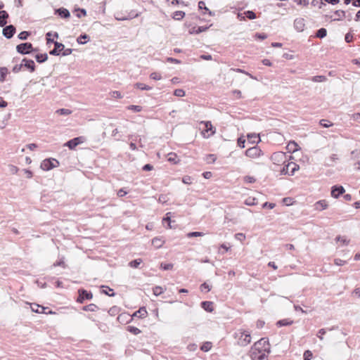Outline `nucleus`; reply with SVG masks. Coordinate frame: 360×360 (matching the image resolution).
Listing matches in <instances>:
<instances>
[{
    "instance_id": "f257e3e1",
    "label": "nucleus",
    "mask_w": 360,
    "mask_h": 360,
    "mask_svg": "<svg viewBox=\"0 0 360 360\" xmlns=\"http://www.w3.org/2000/svg\"><path fill=\"white\" fill-rule=\"evenodd\" d=\"M234 338L238 339V344L242 347L247 346L251 342L250 333L242 329L234 333Z\"/></svg>"
},
{
    "instance_id": "f03ea898",
    "label": "nucleus",
    "mask_w": 360,
    "mask_h": 360,
    "mask_svg": "<svg viewBox=\"0 0 360 360\" xmlns=\"http://www.w3.org/2000/svg\"><path fill=\"white\" fill-rule=\"evenodd\" d=\"M252 349L260 350L261 352L269 354L271 352V347L268 338H261L254 344L252 347Z\"/></svg>"
},
{
    "instance_id": "7ed1b4c3",
    "label": "nucleus",
    "mask_w": 360,
    "mask_h": 360,
    "mask_svg": "<svg viewBox=\"0 0 360 360\" xmlns=\"http://www.w3.org/2000/svg\"><path fill=\"white\" fill-rule=\"evenodd\" d=\"M59 166V162L54 158H47L41 163V168L44 171H49Z\"/></svg>"
},
{
    "instance_id": "20e7f679",
    "label": "nucleus",
    "mask_w": 360,
    "mask_h": 360,
    "mask_svg": "<svg viewBox=\"0 0 360 360\" xmlns=\"http://www.w3.org/2000/svg\"><path fill=\"white\" fill-rule=\"evenodd\" d=\"M299 165L295 162H290L283 166L281 170L282 174L294 175L295 172L299 169Z\"/></svg>"
},
{
    "instance_id": "39448f33",
    "label": "nucleus",
    "mask_w": 360,
    "mask_h": 360,
    "mask_svg": "<svg viewBox=\"0 0 360 360\" xmlns=\"http://www.w3.org/2000/svg\"><path fill=\"white\" fill-rule=\"evenodd\" d=\"M17 51L22 55L28 54L31 52L36 51L37 50L33 49L32 44L30 42H25L18 44L16 46Z\"/></svg>"
},
{
    "instance_id": "423d86ee",
    "label": "nucleus",
    "mask_w": 360,
    "mask_h": 360,
    "mask_svg": "<svg viewBox=\"0 0 360 360\" xmlns=\"http://www.w3.org/2000/svg\"><path fill=\"white\" fill-rule=\"evenodd\" d=\"M262 150L261 149L257 146H253L245 151V155L247 157L251 158H256L261 155Z\"/></svg>"
},
{
    "instance_id": "0eeeda50",
    "label": "nucleus",
    "mask_w": 360,
    "mask_h": 360,
    "mask_svg": "<svg viewBox=\"0 0 360 360\" xmlns=\"http://www.w3.org/2000/svg\"><path fill=\"white\" fill-rule=\"evenodd\" d=\"M345 189L341 185H335L331 187V196L334 198H338L341 195L345 193Z\"/></svg>"
},
{
    "instance_id": "6e6552de",
    "label": "nucleus",
    "mask_w": 360,
    "mask_h": 360,
    "mask_svg": "<svg viewBox=\"0 0 360 360\" xmlns=\"http://www.w3.org/2000/svg\"><path fill=\"white\" fill-rule=\"evenodd\" d=\"M294 28L298 32H303L305 28V20L302 18H297L295 19L293 22Z\"/></svg>"
},
{
    "instance_id": "1a4fd4ad",
    "label": "nucleus",
    "mask_w": 360,
    "mask_h": 360,
    "mask_svg": "<svg viewBox=\"0 0 360 360\" xmlns=\"http://www.w3.org/2000/svg\"><path fill=\"white\" fill-rule=\"evenodd\" d=\"M2 33L6 38L11 39L15 33V27L13 25L5 26L3 29Z\"/></svg>"
},
{
    "instance_id": "9d476101",
    "label": "nucleus",
    "mask_w": 360,
    "mask_h": 360,
    "mask_svg": "<svg viewBox=\"0 0 360 360\" xmlns=\"http://www.w3.org/2000/svg\"><path fill=\"white\" fill-rule=\"evenodd\" d=\"M266 354L260 350L252 349L250 356L252 360H264L267 356Z\"/></svg>"
},
{
    "instance_id": "9b49d317",
    "label": "nucleus",
    "mask_w": 360,
    "mask_h": 360,
    "mask_svg": "<svg viewBox=\"0 0 360 360\" xmlns=\"http://www.w3.org/2000/svg\"><path fill=\"white\" fill-rule=\"evenodd\" d=\"M65 46L62 43L54 42V49L51 50L49 53L52 56H59L60 52L64 49Z\"/></svg>"
},
{
    "instance_id": "f8f14e48",
    "label": "nucleus",
    "mask_w": 360,
    "mask_h": 360,
    "mask_svg": "<svg viewBox=\"0 0 360 360\" xmlns=\"http://www.w3.org/2000/svg\"><path fill=\"white\" fill-rule=\"evenodd\" d=\"M22 66L29 70L31 72L35 70V64L34 62L31 59H27L26 58L22 60Z\"/></svg>"
},
{
    "instance_id": "ddd939ff",
    "label": "nucleus",
    "mask_w": 360,
    "mask_h": 360,
    "mask_svg": "<svg viewBox=\"0 0 360 360\" xmlns=\"http://www.w3.org/2000/svg\"><path fill=\"white\" fill-rule=\"evenodd\" d=\"M79 295L77 298V302L79 303H83L84 300L85 299L89 300L90 299V294L87 292L86 290L80 289L78 291Z\"/></svg>"
},
{
    "instance_id": "4468645a",
    "label": "nucleus",
    "mask_w": 360,
    "mask_h": 360,
    "mask_svg": "<svg viewBox=\"0 0 360 360\" xmlns=\"http://www.w3.org/2000/svg\"><path fill=\"white\" fill-rule=\"evenodd\" d=\"M314 210H315L322 211V210H326L328 207V202L326 200H321L317 201L314 204Z\"/></svg>"
},
{
    "instance_id": "2eb2a0df",
    "label": "nucleus",
    "mask_w": 360,
    "mask_h": 360,
    "mask_svg": "<svg viewBox=\"0 0 360 360\" xmlns=\"http://www.w3.org/2000/svg\"><path fill=\"white\" fill-rule=\"evenodd\" d=\"M55 14L58 15L62 18H69L70 16V11L65 8H59L55 10Z\"/></svg>"
},
{
    "instance_id": "dca6fc26",
    "label": "nucleus",
    "mask_w": 360,
    "mask_h": 360,
    "mask_svg": "<svg viewBox=\"0 0 360 360\" xmlns=\"http://www.w3.org/2000/svg\"><path fill=\"white\" fill-rule=\"evenodd\" d=\"M200 305L207 312H212L214 310L213 302L211 301H203L200 303Z\"/></svg>"
},
{
    "instance_id": "f3484780",
    "label": "nucleus",
    "mask_w": 360,
    "mask_h": 360,
    "mask_svg": "<svg viewBox=\"0 0 360 360\" xmlns=\"http://www.w3.org/2000/svg\"><path fill=\"white\" fill-rule=\"evenodd\" d=\"M148 314L147 310L145 307H140L139 310L136 311L132 316H136L141 319L145 318Z\"/></svg>"
},
{
    "instance_id": "a211bd4d",
    "label": "nucleus",
    "mask_w": 360,
    "mask_h": 360,
    "mask_svg": "<svg viewBox=\"0 0 360 360\" xmlns=\"http://www.w3.org/2000/svg\"><path fill=\"white\" fill-rule=\"evenodd\" d=\"M8 13L6 11H0V27H4L7 23Z\"/></svg>"
},
{
    "instance_id": "6ab92c4d",
    "label": "nucleus",
    "mask_w": 360,
    "mask_h": 360,
    "mask_svg": "<svg viewBox=\"0 0 360 360\" xmlns=\"http://www.w3.org/2000/svg\"><path fill=\"white\" fill-rule=\"evenodd\" d=\"M30 309L33 312L37 313V314H41L45 313L44 310L46 309L42 306H40L39 304L32 303L30 304Z\"/></svg>"
},
{
    "instance_id": "aec40b11",
    "label": "nucleus",
    "mask_w": 360,
    "mask_h": 360,
    "mask_svg": "<svg viewBox=\"0 0 360 360\" xmlns=\"http://www.w3.org/2000/svg\"><path fill=\"white\" fill-rule=\"evenodd\" d=\"M139 16V14L136 13L134 11H131L129 12L125 17H119L118 15L116 17V19L117 20H131L134 18H136Z\"/></svg>"
},
{
    "instance_id": "412c9836",
    "label": "nucleus",
    "mask_w": 360,
    "mask_h": 360,
    "mask_svg": "<svg viewBox=\"0 0 360 360\" xmlns=\"http://www.w3.org/2000/svg\"><path fill=\"white\" fill-rule=\"evenodd\" d=\"M293 323V321L289 319H285L279 320L276 322V326L278 327H282V326H290Z\"/></svg>"
},
{
    "instance_id": "4be33fe9",
    "label": "nucleus",
    "mask_w": 360,
    "mask_h": 360,
    "mask_svg": "<svg viewBox=\"0 0 360 360\" xmlns=\"http://www.w3.org/2000/svg\"><path fill=\"white\" fill-rule=\"evenodd\" d=\"M208 29V27H204V26H200V27H198L197 28L195 27H193L190 31H189V33L190 34H198L201 32H203L205 31H206Z\"/></svg>"
},
{
    "instance_id": "5701e85b",
    "label": "nucleus",
    "mask_w": 360,
    "mask_h": 360,
    "mask_svg": "<svg viewBox=\"0 0 360 360\" xmlns=\"http://www.w3.org/2000/svg\"><path fill=\"white\" fill-rule=\"evenodd\" d=\"M35 58L37 63H42L48 60L47 53H38L35 56Z\"/></svg>"
},
{
    "instance_id": "b1692460",
    "label": "nucleus",
    "mask_w": 360,
    "mask_h": 360,
    "mask_svg": "<svg viewBox=\"0 0 360 360\" xmlns=\"http://www.w3.org/2000/svg\"><path fill=\"white\" fill-rule=\"evenodd\" d=\"M334 14L335 15V18L333 19V20H342L344 18H346L345 12L342 10L335 11Z\"/></svg>"
},
{
    "instance_id": "393cba45",
    "label": "nucleus",
    "mask_w": 360,
    "mask_h": 360,
    "mask_svg": "<svg viewBox=\"0 0 360 360\" xmlns=\"http://www.w3.org/2000/svg\"><path fill=\"white\" fill-rule=\"evenodd\" d=\"M287 148L290 152L295 153L299 150V146L295 141H290Z\"/></svg>"
},
{
    "instance_id": "a878e982",
    "label": "nucleus",
    "mask_w": 360,
    "mask_h": 360,
    "mask_svg": "<svg viewBox=\"0 0 360 360\" xmlns=\"http://www.w3.org/2000/svg\"><path fill=\"white\" fill-rule=\"evenodd\" d=\"M75 140H76L75 138L70 139V141H67L64 144V146L68 147L69 149H70V150H73V149H75V148L77 146H78V143H77V141H75Z\"/></svg>"
},
{
    "instance_id": "bb28decb",
    "label": "nucleus",
    "mask_w": 360,
    "mask_h": 360,
    "mask_svg": "<svg viewBox=\"0 0 360 360\" xmlns=\"http://www.w3.org/2000/svg\"><path fill=\"white\" fill-rule=\"evenodd\" d=\"M89 37L86 34H81L78 38L77 39V41L79 44H85L87 41L89 40Z\"/></svg>"
},
{
    "instance_id": "cd10ccee",
    "label": "nucleus",
    "mask_w": 360,
    "mask_h": 360,
    "mask_svg": "<svg viewBox=\"0 0 360 360\" xmlns=\"http://www.w3.org/2000/svg\"><path fill=\"white\" fill-rule=\"evenodd\" d=\"M185 16V12L182 11H175L172 15V18L176 20H180Z\"/></svg>"
},
{
    "instance_id": "c85d7f7f",
    "label": "nucleus",
    "mask_w": 360,
    "mask_h": 360,
    "mask_svg": "<svg viewBox=\"0 0 360 360\" xmlns=\"http://www.w3.org/2000/svg\"><path fill=\"white\" fill-rule=\"evenodd\" d=\"M101 292L102 293L108 295L110 297H113L115 295V292H113V290L107 286L106 287L102 286V290H101Z\"/></svg>"
},
{
    "instance_id": "c756f323",
    "label": "nucleus",
    "mask_w": 360,
    "mask_h": 360,
    "mask_svg": "<svg viewBox=\"0 0 360 360\" xmlns=\"http://www.w3.org/2000/svg\"><path fill=\"white\" fill-rule=\"evenodd\" d=\"M8 69L5 67L0 68V82H3L6 79V77L8 74Z\"/></svg>"
},
{
    "instance_id": "7c9ffc66",
    "label": "nucleus",
    "mask_w": 360,
    "mask_h": 360,
    "mask_svg": "<svg viewBox=\"0 0 360 360\" xmlns=\"http://www.w3.org/2000/svg\"><path fill=\"white\" fill-rule=\"evenodd\" d=\"M327 35V30L325 28H320L316 31V37L320 39L324 38Z\"/></svg>"
},
{
    "instance_id": "2f4dec72",
    "label": "nucleus",
    "mask_w": 360,
    "mask_h": 360,
    "mask_svg": "<svg viewBox=\"0 0 360 360\" xmlns=\"http://www.w3.org/2000/svg\"><path fill=\"white\" fill-rule=\"evenodd\" d=\"M327 78L324 75H316L311 78V80L314 82H323L326 81Z\"/></svg>"
},
{
    "instance_id": "473e14b6",
    "label": "nucleus",
    "mask_w": 360,
    "mask_h": 360,
    "mask_svg": "<svg viewBox=\"0 0 360 360\" xmlns=\"http://www.w3.org/2000/svg\"><path fill=\"white\" fill-rule=\"evenodd\" d=\"M164 243V241L160 239V238H154L153 240H152V244L155 246L157 248H160L162 246Z\"/></svg>"
},
{
    "instance_id": "72a5a7b5",
    "label": "nucleus",
    "mask_w": 360,
    "mask_h": 360,
    "mask_svg": "<svg viewBox=\"0 0 360 360\" xmlns=\"http://www.w3.org/2000/svg\"><path fill=\"white\" fill-rule=\"evenodd\" d=\"M134 86L137 89H139L141 90H150L152 89V87L150 86H148L145 84H143V83H140V82H137L134 84Z\"/></svg>"
},
{
    "instance_id": "f704fd0d",
    "label": "nucleus",
    "mask_w": 360,
    "mask_h": 360,
    "mask_svg": "<svg viewBox=\"0 0 360 360\" xmlns=\"http://www.w3.org/2000/svg\"><path fill=\"white\" fill-rule=\"evenodd\" d=\"M198 8L200 10H202L204 9L205 11H207L208 12V14L210 15V16H212L214 15V13L210 11L205 6V3L203 1H200L198 2Z\"/></svg>"
},
{
    "instance_id": "c9c22d12",
    "label": "nucleus",
    "mask_w": 360,
    "mask_h": 360,
    "mask_svg": "<svg viewBox=\"0 0 360 360\" xmlns=\"http://www.w3.org/2000/svg\"><path fill=\"white\" fill-rule=\"evenodd\" d=\"M127 331H129V333H131L134 335H139L141 332L139 328H138L135 326H127Z\"/></svg>"
},
{
    "instance_id": "e433bc0d",
    "label": "nucleus",
    "mask_w": 360,
    "mask_h": 360,
    "mask_svg": "<svg viewBox=\"0 0 360 360\" xmlns=\"http://www.w3.org/2000/svg\"><path fill=\"white\" fill-rule=\"evenodd\" d=\"M168 161L172 162L174 164H176L179 162V160L178 159L175 153H169L168 155Z\"/></svg>"
},
{
    "instance_id": "4c0bfd02",
    "label": "nucleus",
    "mask_w": 360,
    "mask_h": 360,
    "mask_svg": "<svg viewBox=\"0 0 360 360\" xmlns=\"http://www.w3.org/2000/svg\"><path fill=\"white\" fill-rule=\"evenodd\" d=\"M71 112L72 111L66 108H60L56 111V113L60 115H70Z\"/></svg>"
},
{
    "instance_id": "58836bf2",
    "label": "nucleus",
    "mask_w": 360,
    "mask_h": 360,
    "mask_svg": "<svg viewBox=\"0 0 360 360\" xmlns=\"http://www.w3.org/2000/svg\"><path fill=\"white\" fill-rule=\"evenodd\" d=\"M75 13L78 18L86 15V11L84 8H77L75 10Z\"/></svg>"
},
{
    "instance_id": "ea45409f",
    "label": "nucleus",
    "mask_w": 360,
    "mask_h": 360,
    "mask_svg": "<svg viewBox=\"0 0 360 360\" xmlns=\"http://www.w3.org/2000/svg\"><path fill=\"white\" fill-rule=\"evenodd\" d=\"M246 18L250 20H254L256 18V14L252 11H247L243 13Z\"/></svg>"
},
{
    "instance_id": "a19ab883",
    "label": "nucleus",
    "mask_w": 360,
    "mask_h": 360,
    "mask_svg": "<svg viewBox=\"0 0 360 360\" xmlns=\"http://www.w3.org/2000/svg\"><path fill=\"white\" fill-rule=\"evenodd\" d=\"M320 124L323 127H326V128H328L329 127H331L333 125V124L330 122L329 120H325V119H322L320 120L319 122Z\"/></svg>"
},
{
    "instance_id": "79ce46f5",
    "label": "nucleus",
    "mask_w": 360,
    "mask_h": 360,
    "mask_svg": "<svg viewBox=\"0 0 360 360\" xmlns=\"http://www.w3.org/2000/svg\"><path fill=\"white\" fill-rule=\"evenodd\" d=\"M141 262H142L141 259H134V260H132L131 262H130L129 265V266H131L132 268H137Z\"/></svg>"
},
{
    "instance_id": "37998d69",
    "label": "nucleus",
    "mask_w": 360,
    "mask_h": 360,
    "mask_svg": "<svg viewBox=\"0 0 360 360\" xmlns=\"http://www.w3.org/2000/svg\"><path fill=\"white\" fill-rule=\"evenodd\" d=\"M119 311H120V308L117 306H113L110 308L108 313L111 316H115L116 314H117L119 313Z\"/></svg>"
},
{
    "instance_id": "c03bdc74",
    "label": "nucleus",
    "mask_w": 360,
    "mask_h": 360,
    "mask_svg": "<svg viewBox=\"0 0 360 360\" xmlns=\"http://www.w3.org/2000/svg\"><path fill=\"white\" fill-rule=\"evenodd\" d=\"M153 294L155 295V296H159L164 291H163V289L162 287L160 286H155L153 288Z\"/></svg>"
},
{
    "instance_id": "a18cd8bd",
    "label": "nucleus",
    "mask_w": 360,
    "mask_h": 360,
    "mask_svg": "<svg viewBox=\"0 0 360 360\" xmlns=\"http://www.w3.org/2000/svg\"><path fill=\"white\" fill-rule=\"evenodd\" d=\"M174 95L177 97H183L185 96V91L182 89H177L174 90Z\"/></svg>"
},
{
    "instance_id": "49530a36",
    "label": "nucleus",
    "mask_w": 360,
    "mask_h": 360,
    "mask_svg": "<svg viewBox=\"0 0 360 360\" xmlns=\"http://www.w3.org/2000/svg\"><path fill=\"white\" fill-rule=\"evenodd\" d=\"M312 356H313V354L310 350H306L304 352V354H303L304 360H311Z\"/></svg>"
},
{
    "instance_id": "de8ad7c7",
    "label": "nucleus",
    "mask_w": 360,
    "mask_h": 360,
    "mask_svg": "<svg viewBox=\"0 0 360 360\" xmlns=\"http://www.w3.org/2000/svg\"><path fill=\"white\" fill-rule=\"evenodd\" d=\"M30 35V32L22 31L18 34V38L21 40H26Z\"/></svg>"
},
{
    "instance_id": "09e8293b",
    "label": "nucleus",
    "mask_w": 360,
    "mask_h": 360,
    "mask_svg": "<svg viewBox=\"0 0 360 360\" xmlns=\"http://www.w3.org/2000/svg\"><path fill=\"white\" fill-rule=\"evenodd\" d=\"M335 240L337 241H340V242L342 243L345 245H347L349 243V240H347L345 237H342L341 236H338L335 238Z\"/></svg>"
},
{
    "instance_id": "8fccbe9b",
    "label": "nucleus",
    "mask_w": 360,
    "mask_h": 360,
    "mask_svg": "<svg viewBox=\"0 0 360 360\" xmlns=\"http://www.w3.org/2000/svg\"><path fill=\"white\" fill-rule=\"evenodd\" d=\"M204 233L202 232H198V231H193L190 232L187 234L188 238H192V237H198L203 236Z\"/></svg>"
},
{
    "instance_id": "3c124183",
    "label": "nucleus",
    "mask_w": 360,
    "mask_h": 360,
    "mask_svg": "<svg viewBox=\"0 0 360 360\" xmlns=\"http://www.w3.org/2000/svg\"><path fill=\"white\" fill-rule=\"evenodd\" d=\"M245 205H255L257 203V201L255 198H249L248 199L245 200Z\"/></svg>"
},
{
    "instance_id": "603ef678",
    "label": "nucleus",
    "mask_w": 360,
    "mask_h": 360,
    "mask_svg": "<svg viewBox=\"0 0 360 360\" xmlns=\"http://www.w3.org/2000/svg\"><path fill=\"white\" fill-rule=\"evenodd\" d=\"M53 266H62L63 268H65V262H64V258L62 257L59 260L56 261L53 264Z\"/></svg>"
},
{
    "instance_id": "864d4df0",
    "label": "nucleus",
    "mask_w": 360,
    "mask_h": 360,
    "mask_svg": "<svg viewBox=\"0 0 360 360\" xmlns=\"http://www.w3.org/2000/svg\"><path fill=\"white\" fill-rule=\"evenodd\" d=\"M150 79H154V80H160L162 79V76L160 75V74H159L158 72H152L150 75Z\"/></svg>"
},
{
    "instance_id": "5fc2aeb1",
    "label": "nucleus",
    "mask_w": 360,
    "mask_h": 360,
    "mask_svg": "<svg viewBox=\"0 0 360 360\" xmlns=\"http://www.w3.org/2000/svg\"><path fill=\"white\" fill-rule=\"evenodd\" d=\"M200 288L201 291L206 290V292H209L211 290V287L205 282L201 284Z\"/></svg>"
},
{
    "instance_id": "6e6d98bb",
    "label": "nucleus",
    "mask_w": 360,
    "mask_h": 360,
    "mask_svg": "<svg viewBox=\"0 0 360 360\" xmlns=\"http://www.w3.org/2000/svg\"><path fill=\"white\" fill-rule=\"evenodd\" d=\"M128 109L134 110L135 112H141L142 110V107L140 105H131L128 107Z\"/></svg>"
},
{
    "instance_id": "4d7b16f0",
    "label": "nucleus",
    "mask_w": 360,
    "mask_h": 360,
    "mask_svg": "<svg viewBox=\"0 0 360 360\" xmlns=\"http://www.w3.org/2000/svg\"><path fill=\"white\" fill-rule=\"evenodd\" d=\"M326 333V330L325 328H321L318 331L317 337L321 340H323V335H325Z\"/></svg>"
},
{
    "instance_id": "13d9d810",
    "label": "nucleus",
    "mask_w": 360,
    "mask_h": 360,
    "mask_svg": "<svg viewBox=\"0 0 360 360\" xmlns=\"http://www.w3.org/2000/svg\"><path fill=\"white\" fill-rule=\"evenodd\" d=\"M51 35H52V33L51 32H49L46 33V37L47 44H50V43L54 44V42H56V41H54L52 39V37H51Z\"/></svg>"
},
{
    "instance_id": "bf43d9fd",
    "label": "nucleus",
    "mask_w": 360,
    "mask_h": 360,
    "mask_svg": "<svg viewBox=\"0 0 360 360\" xmlns=\"http://www.w3.org/2000/svg\"><path fill=\"white\" fill-rule=\"evenodd\" d=\"M161 268L164 270H170L173 267L172 264H163L162 263L160 265Z\"/></svg>"
},
{
    "instance_id": "052dcab7",
    "label": "nucleus",
    "mask_w": 360,
    "mask_h": 360,
    "mask_svg": "<svg viewBox=\"0 0 360 360\" xmlns=\"http://www.w3.org/2000/svg\"><path fill=\"white\" fill-rule=\"evenodd\" d=\"M352 119L360 124V113L356 112L352 115Z\"/></svg>"
},
{
    "instance_id": "680f3d73",
    "label": "nucleus",
    "mask_w": 360,
    "mask_h": 360,
    "mask_svg": "<svg viewBox=\"0 0 360 360\" xmlns=\"http://www.w3.org/2000/svg\"><path fill=\"white\" fill-rule=\"evenodd\" d=\"M22 63L21 62L20 64L19 65H15L13 68V72H15V73H17L18 72H20L22 68Z\"/></svg>"
},
{
    "instance_id": "e2e57ef3",
    "label": "nucleus",
    "mask_w": 360,
    "mask_h": 360,
    "mask_svg": "<svg viewBox=\"0 0 360 360\" xmlns=\"http://www.w3.org/2000/svg\"><path fill=\"white\" fill-rule=\"evenodd\" d=\"M345 40L347 43H350L353 40V36L349 32L347 33L345 37Z\"/></svg>"
},
{
    "instance_id": "0e129e2a",
    "label": "nucleus",
    "mask_w": 360,
    "mask_h": 360,
    "mask_svg": "<svg viewBox=\"0 0 360 360\" xmlns=\"http://www.w3.org/2000/svg\"><path fill=\"white\" fill-rule=\"evenodd\" d=\"M298 5H303L304 6L309 4V0H293Z\"/></svg>"
},
{
    "instance_id": "69168bd1",
    "label": "nucleus",
    "mask_w": 360,
    "mask_h": 360,
    "mask_svg": "<svg viewBox=\"0 0 360 360\" xmlns=\"http://www.w3.org/2000/svg\"><path fill=\"white\" fill-rule=\"evenodd\" d=\"M182 181L185 184H191V177L189 176H185L183 177Z\"/></svg>"
},
{
    "instance_id": "338daca9",
    "label": "nucleus",
    "mask_w": 360,
    "mask_h": 360,
    "mask_svg": "<svg viewBox=\"0 0 360 360\" xmlns=\"http://www.w3.org/2000/svg\"><path fill=\"white\" fill-rule=\"evenodd\" d=\"M245 140L244 139L240 137L238 139V145L239 147H240L242 148H245Z\"/></svg>"
},
{
    "instance_id": "774afa93",
    "label": "nucleus",
    "mask_w": 360,
    "mask_h": 360,
    "mask_svg": "<svg viewBox=\"0 0 360 360\" xmlns=\"http://www.w3.org/2000/svg\"><path fill=\"white\" fill-rule=\"evenodd\" d=\"M112 96L115 98H122V96L121 93L118 91H114L112 92Z\"/></svg>"
}]
</instances>
